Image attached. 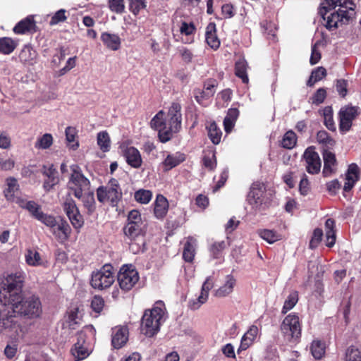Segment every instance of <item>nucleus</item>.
<instances>
[{"label": "nucleus", "instance_id": "8fccbe9b", "mask_svg": "<svg viewBox=\"0 0 361 361\" xmlns=\"http://www.w3.org/2000/svg\"><path fill=\"white\" fill-rule=\"evenodd\" d=\"M202 161L205 168L209 171L214 170L216 166L215 153L214 152H209L205 154L203 157Z\"/></svg>", "mask_w": 361, "mask_h": 361}, {"label": "nucleus", "instance_id": "09e8293b", "mask_svg": "<svg viewBox=\"0 0 361 361\" xmlns=\"http://www.w3.org/2000/svg\"><path fill=\"white\" fill-rule=\"evenodd\" d=\"M345 361H361V353L355 345L348 347L345 352Z\"/></svg>", "mask_w": 361, "mask_h": 361}, {"label": "nucleus", "instance_id": "864d4df0", "mask_svg": "<svg viewBox=\"0 0 361 361\" xmlns=\"http://www.w3.org/2000/svg\"><path fill=\"white\" fill-rule=\"evenodd\" d=\"M63 207L67 216L79 211L75 202L70 197H66Z\"/></svg>", "mask_w": 361, "mask_h": 361}, {"label": "nucleus", "instance_id": "c9c22d12", "mask_svg": "<svg viewBox=\"0 0 361 361\" xmlns=\"http://www.w3.org/2000/svg\"><path fill=\"white\" fill-rule=\"evenodd\" d=\"M195 245L196 240L193 238L189 237L184 245L183 252V257L185 261L191 262L193 260L195 254Z\"/></svg>", "mask_w": 361, "mask_h": 361}, {"label": "nucleus", "instance_id": "13d9d810", "mask_svg": "<svg viewBox=\"0 0 361 361\" xmlns=\"http://www.w3.org/2000/svg\"><path fill=\"white\" fill-rule=\"evenodd\" d=\"M326 97V92L324 88L318 89L311 97L312 103L316 105L322 104Z\"/></svg>", "mask_w": 361, "mask_h": 361}, {"label": "nucleus", "instance_id": "ddd939ff", "mask_svg": "<svg viewBox=\"0 0 361 361\" xmlns=\"http://www.w3.org/2000/svg\"><path fill=\"white\" fill-rule=\"evenodd\" d=\"M42 173L47 178L43 183V188L45 191H50L59 183L58 171L53 164L44 165L42 169Z\"/></svg>", "mask_w": 361, "mask_h": 361}, {"label": "nucleus", "instance_id": "a211bd4d", "mask_svg": "<svg viewBox=\"0 0 361 361\" xmlns=\"http://www.w3.org/2000/svg\"><path fill=\"white\" fill-rule=\"evenodd\" d=\"M359 174L360 169L356 164L353 163L348 166L343 186L345 192L350 191L354 187L355 183L359 180Z\"/></svg>", "mask_w": 361, "mask_h": 361}, {"label": "nucleus", "instance_id": "69168bd1", "mask_svg": "<svg viewBox=\"0 0 361 361\" xmlns=\"http://www.w3.org/2000/svg\"><path fill=\"white\" fill-rule=\"evenodd\" d=\"M130 224L142 225L141 215L138 211L132 210L129 212L127 224Z\"/></svg>", "mask_w": 361, "mask_h": 361}, {"label": "nucleus", "instance_id": "0e129e2a", "mask_svg": "<svg viewBox=\"0 0 361 361\" xmlns=\"http://www.w3.org/2000/svg\"><path fill=\"white\" fill-rule=\"evenodd\" d=\"M348 81L344 79H339L336 80V89L338 94L345 97L348 93Z\"/></svg>", "mask_w": 361, "mask_h": 361}, {"label": "nucleus", "instance_id": "338daca9", "mask_svg": "<svg viewBox=\"0 0 361 361\" xmlns=\"http://www.w3.org/2000/svg\"><path fill=\"white\" fill-rule=\"evenodd\" d=\"M182 115L175 116L174 117H169V125L171 129L178 133L181 128Z\"/></svg>", "mask_w": 361, "mask_h": 361}, {"label": "nucleus", "instance_id": "680f3d73", "mask_svg": "<svg viewBox=\"0 0 361 361\" xmlns=\"http://www.w3.org/2000/svg\"><path fill=\"white\" fill-rule=\"evenodd\" d=\"M323 236V231L321 228H315L310 243V248L313 249L318 246Z\"/></svg>", "mask_w": 361, "mask_h": 361}, {"label": "nucleus", "instance_id": "774afa93", "mask_svg": "<svg viewBox=\"0 0 361 361\" xmlns=\"http://www.w3.org/2000/svg\"><path fill=\"white\" fill-rule=\"evenodd\" d=\"M104 301L100 296H94L91 302V307L92 310L97 313H99L104 307Z\"/></svg>", "mask_w": 361, "mask_h": 361}, {"label": "nucleus", "instance_id": "4be33fe9", "mask_svg": "<svg viewBox=\"0 0 361 361\" xmlns=\"http://www.w3.org/2000/svg\"><path fill=\"white\" fill-rule=\"evenodd\" d=\"M37 30V26L32 16H28L20 20L13 27V32L16 34H25L26 32H35Z\"/></svg>", "mask_w": 361, "mask_h": 361}, {"label": "nucleus", "instance_id": "f257e3e1", "mask_svg": "<svg viewBox=\"0 0 361 361\" xmlns=\"http://www.w3.org/2000/svg\"><path fill=\"white\" fill-rule=\"evenodd\" d=\"M319 13L326 20V27L331 30L353 18L355 4L352 0H324L321 3Z\"/></svg>", "mask_w": 361, "mask_h": 361}, {"label": "nucleus", "instance_id": "aec40b11", "mask_svg": "<svg viewBox=\"0 0 361 361\" xmlns=\"http://www.w3.org/2000/svg\"><path fill=\"white\" fill-rule=\"evenodd\" d=\"M236 284V280L232 275L226 276L224 283L214 291V296L216 298H225L231 295Z\"/></svg>", "mask_w": 361, "mask_h": 361}, {"label": "nucleus", "instance_id": "3c124183", "mask_svg": "<svg viewBox=\"0 0 361 361\" xmlns=\"http://www.w3.org/2000/svg\"><path fill=\"white\" fill-rule=\"evenodd\" d=\"M129 249L134 253L137 254L144 251L145 240L144 238L129 240Z\"/></svg>", "mask_w": 361, "mask_h": 361}, {"label": "nucleus", "instance_id": "052dcab7", "mask_svg": "<svg viewBox=\"0 0 361 361\" xmlns=\"http://www.w3.org/2000/svg\"><path fill=\"white\" fill-rule=\"evenodd\" d=\"M68 217L71 223L72 224L73 226L75 228L78 229V228H81L83 226V224H84L83 218L79 211L70 215Z\"/></svg>", "mask_w": 361, "mask_h": 361}, {"label": "nucleus", "instance_id": "4468645a", "mask_svg": "<svg viewBox=\"0 0 361 361\" xmlns=\"http://www.w3.org/2000/svg\"><path fill=\"white\" fill-rule=\"evenodd\" d=\"M214 283L211 279V277H207L205 281L203 283L201 288V292L199 296L189 302V307L192 310H197L201 305L204 304L209 297V292L213 288Z\"/></svg>", "mask_w": 361, "mask_h": 361}, {"label": "nucleus", "instance_id": "a18cd8bd", "mask_svg": "<svg viewBox=\"0 0 361 361\" xmlns=\"http://www.w3.org/2000/svg\"><path fill=\"white\" fill-rule=\"evenodd\" d=\"M135 200L140 204H147L152 197V193L149 190L140 189L135 192Z\"/></svg>", "mask_w": 361, "mask_h": 361}, {"label": "nucleus", "instance_id": "f3484780", "mask_svg": "<svg viewBox=\"0 0 361 361\" xmlns=\"http://www.w3.org/2000/svg\"><path fill=\"white\" fill-rule=\"evenodd\" d=\"M324 159V169L322 173L324 176L329 177L336 171L337 161L335 154L327 150L324 149L322 152Z\"/></svg>", "mask_w": 361, "mask_h": 361}, {"label": "nucleus", "instance_id": "6e6d98bb", "mask_svg": "<svg viewBox=\"0 0 361 361\" xmlns=\"http://www.w3.org/2000/svg\"><path fill=\"white\" fill-rule=\"evenodd\" d=\"M129 1L130 10L134 15H137L140 10L146 7L145 0H129Z\"/></svg>", "mask_w": 361, "mask_h": 361}, {"label": "nucleus", "instance_id": "b1692460", "mask_svg": "<svg viewBox=\"0 0 361 361\" xmlns=\"http://www.w3.org/2000/svg\"><path fill=\"white\" fill-rule=\"evenodd\" d=\"M16 202L20 207L27 209L30 214L36 219H38L43 213L40 205L34 201H27L17 198Z\"/></svg>", "mask_w": 361, "mask_h": 361}, {"label": "nucleus", "instance_id": "bb28decb", "mask_svg": "<svg viewBox=\"0 0 361 361\" xmlns=\"http://www.w3.org/2000/svg\"><path fill=\"white\" fill-rule=\"evenodd\" d=\"M37 57L36 51L30 45H25L20 50L18 58L21 63L25 65H31Z\"/></svg>", "mask_w": 361, "mask_h": 361}, {"label": "nucleus", "instance_id": "58836bf2", "mask_svg": "<svg viewBox=\"0 0 361 361\" xmlns=\"http://www.w3.org/2000/svg\"><path fill=\"white\" fill-rule=\"evenodd\" d=\"M325 343L319 340H314L310 346V351L315 359H321L325 353Z\"/></svg>", "mask_w": 361, "mask_h": 361}, {"label": "nucleus", "instance_id": "2eb2a0df", "mask_svg": "<svg viewBox=\"0 0 361 361\" xmlns=\"http://www.w3.org/2000/svg\"><path fill=\"white\" fill-rule=\"evenodd\" d=\"M122 154L128 165L134 169H139L142 164V159L139 150L134 147H123Z\"/></svg>", "mask_w": 361, "mask_h": 361}, {"label": "nucleus", "instance_id": "20e7f679", "mask_svg": "<svg viewBox=\"0 0 361 361\" xmlns=\"http://www.w3.org/2000/svg\"><path fill=\"white\" fill-rule=\"evenodd\" d=\"M71 169L72 173L68 183V187L73 192L76 198L80 199L82 193L89 190L90 182L82 174L80 168L78 165H72Z\"/></svg>", "mask_w": 361, "mask_h": 361}, {"label": "nucleus", "instance_id": "72a5a7b5", "mask_svg": "<svg viewBox=\"0 0 361 361\" xmlns=\"http://www.w3.org/2000/svg\"><path fill=\"white\" fill-rule=\"evenodd\" d=\"M142 226L140 224H126L123 228L125 235L128 240L143 238Z\"/></svg>", "mask_w": 361, "mask_h": 361}, {"label": "nucleus", "instance_id": "ea45409f", "mask_svg": "<svg viewBox=\"0 0 361 361\" xmlns=\"http://www.w3.org/2000/svg\"><path fill=\"white\" fill-rule=\"evenodd\" d=\"M82 199L85 208L87 209L88 214H92L96 208L95 200L92 192H87L82 194Z\"/></svg>", "mask_w": 361, "mask_h": 361}, {"label": "nucleus", "instance_id": "6ab92c4d", "mask_svg": "<svg viewBox=\"0 0 361 361\" xmlns=\"http://www.w3.org/2000/svg\"><path fill=\"white\" fill-rule=\"evenodd\" d=\"M50 230L55 238L61 243L66 241L68 238L71 232L68 224L63 220L57 222Z\"/></svg>", "mask_w": 361, "mask_h": 361}, {"label": "nucleus", "instance_id": "4c0bfd02", "mask_svg": "<svg viewBox=\"0 0 361 361\" xmlns=\"http://www.w3.org/2000/svg\"><path fill=\"white\" fill-rule=\"evenodd\" d=\"M97 145L102 152H106L110 150L111 140L106 131H102L98 133L97 136Z\"/></svg>", "mask_w": 361, "mask_h": 361}, {"label": "nucleus", "instance_id": "a878e982", "mask_svg": "<svg viewBox=\"0 0 361 361\" xmlns=\"http://www.w3.org/2000/svg\"><path fill=\"white\" fill-rule=\"evenodd\" d=\"M205 39L207 44L213 49H217L220 45V41L216 34V25L210 23L207 26Z\"/></svg>", "mask_w": 361, "mask_h": 361}, {"label": "nucleus", "instance_id": "9d476101", "mask_svg": "<svg viewBox=\"0 0 361 361\" xmlns=\"http://www.w3.org/2000/svg\"><path fill=\"white\" fill-rule=\"evenodd\" d=\"M86 331H89L90 333L93 334L94 329L92 326H87L84 330L78 334L77 342L71 348V354L73 356L75 361L82 360L87 358L90 354V351L87 347L85 341L87 337Z\"/></svg>", "mask_w": 361, "mask_h": 361}, {"label": "nucleus", "instance_id": "603ef678", "mask_svg": "<svg viewBox=\"0 0 361 361\" xmlns=\"http://www.w3.org/2000/svg\"><path fill=\"white\" fill-rule=\"evenodd\" d=\"M158 131L159 138L163 143L170 140L173 136V134L176 133L170 126L167 128L166 125H164V126L158 130Z\"/></svg>", "mask_w": 361, "mask_h": 361}, {"label": "nucleus", "instance_id": "bf43d9fd", "mask_svg": "<svg viewBox=\"0 0 361 361\" xmlns=\"http://www.w3.org/2000/svg\"><path fill=\"white\" fill-rule=\"evenodd\" d=\"M109 7L111 11L121 13L125 8L123 0H109Z\"/></svg>", "mask_w": 361, "mask_h": 361}, {"label": "nucleus", "instance_id": "5fc2aeb1", "mask_svg": "<svg viewBox=\"0 0 361 361\" xmlns=\"http://www.w3.org/2000/svg\"><path fill=\"white\" fill-rule=\"evenodd\" d=\"M166 125L164 121L163 111H159L150 121V126L155 130H159L161 128Z\"/></svg>", "mask_w": 361, "mask_h": 361}, {"label": "nucleus", "instance_id": "37998d69", "mask_svg": "<svg viewBox=\"0 0 361 361\" xmlns=\"http://www.w3.org/2000/svg\"><path fill=\"white\" fill-rule=\"evenodd\" d=\"M317 141L326 147H333L336 143L335 140L325 130H319L317 133Z\"/></svg>", "mask_w": 361, "mask_h": 361}, {"label": "nucleus", "instance_id": "c03bdc74", "mask_svg": "<svg viewBox=\"0 0 361 361\" xmlns=\"http://www.w3.org/2000/svg\"><path fill=\"white\" fill-rule=\"evenodd\" d=\"M298 301V294L297 291H292L284 302L281 312L286 314L296 305Z\"/></svg>", "mask_w": 361, "mask_h": 361}, {"label": "nucleus", "instance_id": "f8f14e48", "mask_svg": "<svg viewBox=\"0 0 361 361\" xmlns=\"http://www.w3.org/2000/svg\"><path fill=\"white\" fill-rule=\"evenodd\" d=\"M307 171L310 174H317L321 169L322 163L319 154L314 148H307L303 154Z\"/></svg>", "mask_w": 361, "mask_h": 361}, {"label": "nucleus", "instance_id": "7c9ffc66", "mask_svg": "<svg viewBox=\"0 0 361 361\" xmlns=\"http://www.w3.org/2000/svg\"><path fill=\"white\" fill-rule=\"evenodd\" d=\"M247 68L248 64L244 58L239 59L235 63V74L245 84H247L249 82L247 73Z\"/></svg>", "mask_w": 361, "mask_h": 361}, {"label": "nucleus", "instance_id": "7ed1b4c3", "mask_svg": "<svg viewBox=\"0 0 361 361\" xmlns=\"http://www.w3.org/2000/svg\"><path fill=\"white\" fill-rule=\"evenodd\" d=\"M24 280L25 274L22 271L5 274L1 281V289H0V298L3 302L8 303L13 296L23 294Z\"/></svg>", "mask_w": 361, "mask_h": 361}, {"label": "nucleus", "instance_id": "393cba45", "mask_svg": "<svg viewBox=\"0 0 361 361\" xmlns=\"http://www.w3.org/2000/svg\"><path fill=\"white\" fill-rule=\"evenodd\" d=\"M229 246L228 240L215 241L209 246V255L212 259H220L223 257V251Z\"/></svg>", "mask_w": 361, "mask_h": 361}, {"label": "nucleus", "instance_id": "6e6552de", "mask_svg": "<svg viewBox=\"0 0 361 361\" xmlns=\"http://www.w3.org/2000/svg\"><path fill=\"white\" fill-rule=\"evenodd\" d=\"M117 280L121 289L123 291H128L137 283L138 272L131 264L123 265L118 274Z\"/></svg>", "mask_w": 361, "mask_h": 361}, {"label": "nucleus", "instance_id": "c85d7f7f", "mask_svg": "<svg viewBox=\"0 0 361 361\" xmlns=\"http://www.w3.org/2000/svg\"><path fill=\"white\" fill-rule=\"evenodd\" d=\"M18 41L8 37H0V54H11L18 47Z\"/></svg>", "mask_w": 361, "mask_h": 361}, {"label": "nucleus", "instance_id": "9b49d317", "mask_svg": "<svg viewBox=\"0 0 361 361\" xmlns=\"http://www.w3.org/2000/svg\"><path fill=\"white\" fill-rule=\"evenodd\" d=\"M266 188L262 183L255 182L252 184L247 196V201L255 211L264 209V194Z\"/></svg>", "mask_w": 361, "mask_h": 361}, {"label": "nucleus", "instance_id": "cd10ccee", "mask_svg": "<svg viewBox=\"0 0 361 361\" xmlns=\"http://www.w3.org/2000/svg\"><path fill=\"white\" fill-rule=\"evenodd\" d=\"M169 208V203L166 198L162 195H158L157 196L154 212L156 217L161 219L163 218L167 213Z\"/></svg>", "mask_w": 361, "mask_h": 361}, {"label": "nucleus", "instance_id": "4d7b16f0", "mask_svg": "<svg viewBox=\"0 0 361 361\" xmlns=\"http://www.w3.org/2000/svg\"><path fill=\"white\" fill-rule=\"evenodd\" d=\"M66 13V11L65 9H60L56 11L51 17L49 25H55L59 23L64 22L67 19Z\"/></svg>", "mask_w": 361, "mask_h": 361}, {"label": "nucleus", "instance_id": "dca6fc26", "mask_svg": "<svg viewBox=\"0 0 361 361\" xmlns=\"http://www.w3.org/2000/svg\"><path fill=\"white\" fill-rule=\"evenodd\" d=\"M128 329L126 326H116L112 329L111 343L114 348H122L128 340Z\"/></svg>", "mask_w": 361, "mask_h": 361}, {"label": "nucleus", "instance_id": "f704fd0d", "mask_svg": "<svg viewBox=\"0 0 361 361\" xmlns=\"http://www.w3.org/2000/svg\"><path fill=\"white\" fill-rule=\"evenodd\" d=\"M18 190V184L17 180L14 178H8L6 179V188L4 189V192L6 198L10 201H16L15 195Z\"/></svg>", "mask_w": 361, "mask_h": 361}, {"label": "nucleus", "instance_id": "e433bc0d", "mask_svg": "<svg viewBox=\"0 0 361 361\" xmlns=\"http://www.w3.org/2000/svg\"><path fill=\"white\" fill-rule=\"evenodd\" d=\"M208 136L212 142L217 145L221 142L222 133L215 122L211 123L207 127Z\"/></svg>", "mask_w": 361, "mask_h": 361}, {"label": "nucleus", "instance_id": "f03ea898", "mask_svg": "<svg viewBox=\"0 0 361 361\" xmlns=\"http://www.w3.org/2000/svg\"><path fill=\"white\" fill-rule=\"evenodd\" d=\"M166 309L164 303L157 301L152 309L145 311L141 321V331L147 337L156 335L160 326L165 320Z\"/></svg>", "mask_w": 361, "mask_h": 361}, {"label": "nucleus", "instance_id": "e2e57ef3", "mask_svg": "<svg viewBox=\"0 0 361 361\" xmlns=\"http://www.w3.org/2000/svg\"><path fill=\"white\" fill-rule=\"evenodd\" d=\"M37 220L44 224L47 227H49L50 229L52 227H54L55 224L57 223L54 216L45 214L44 212L42 214V215Z\"/></svg>", "mask_w": 361, "mask_h": 361}, {"label": "nucleus", "instance_id": "a19ab883", "mask_svg": "<svg viewBox=\"0 0 361 361\" xmlns=\"http://www.w3.org/2000/svg\"><path fill=\"white\" fill-rule=\"evenodd\" d=\"M324 123L331 131H335L336 128L333 118V110L331 106H326L323 110Z\"/></svg>", "mask_w": 361, "mask_h": 361}, {"label": "nucleus", "instance_id": "1a4fd4ad", "mask_svg": "<svg viewBox=\"0 0 361 361\" xmlns=\"http://www.w3.org/2000/svg\"><path fill=\"white\" fill-rule=\"evenodd\" d=\"M360 114V109L357 106L348 104L341 108L338 112L339 130L345 133L351 128L353 121Z\"/></svg>", "mask_w": 361, "mask_h": 361}, {"label": "nucleus", "instance_id": "473e14b6", "mask_svg": "<svg viewBox=\"0 0 361 361\" xmlns=\"http://www.w3.org/2000/svg\"><path fill=\"white\" fill-rule=\"evenodd\" d=\"M335 221L332 219H326L325 222L326 245L331 247L336 243Z\"/></svg>", "mask_w": 361, "mask_h": 361}, {"label": "nucleus", "instance_id": "412c9836", "mask_svg": "<svg viewBox=\"0 0 361 361\" xmlns=\"http://www.w3.org/2000/svg\"><path fill=\"white\" fill-rule=\"evenodd\" d=\"M258 334V327L255 325L251 326L247 332L243 335L241 339L240 345L238 349V353H239L242 350H247L253 343Z\"/></svg>", "mask_w": 361, "mask_h": 361}, {"label": "nucleus", "instance_id": "2f4dec72", "mask_svg": "<svg viewBox=\"0 0 361 361\" xmlns=\"http://www.w3.org/2000/svg\"><path fill=\"white\" fill-rule=\"evenodd\" d=\"M25 260L27 264L32 267L44 265V261L40 254L34 249H27L25 253Z\"/></svg>", "mask_w": 361, "mask_h": 361}, {"label": "nucleus", "instance_id": "39448f33", "mask_svg": "<svg viewBox=\"0 0 361 361\" xmlns=\"http://www.w3.org/2000/svg\"><path fill=\"white\" fill-rule=\"evenodd\" d=\"M115 281L113 267L104 265L100 269L92 273L90 285L94 289L104 290L109 288Z\"/></svg>", "mask_w": 361, "mask_h": 361}, {"label": "nucleus", "instance_id": "5701e85b", "mask_svg": "<svg viewBox=\"0 0 361 361\" xmlns=\"http://www.w3.org/2000/svg\"><path fill=\"white\" fill-rule=\"evenodd\" d=\"M101 40L106 48L117 51L121 47V40L116 34L109 33L108 32H102L101 35Z\"/></svg>", "mask_w": 361, "mask_h": 361}, {"label": "nucleus", "instance_id": "423d86ee", "mask_svg": "<svg viewBox=\"0 0 361 361\" xmlns=\"http://www.w3.org/2000/svg\"><path fill=\"white\" fill-rule=\"evenodd\" d=\"M97 200L100 202L109 201L111 204L114 207L122 198V191L118 182L115 178H111L106 187H99L97 190Z\"/></svg>", "mask_w": 361, "mask_h": 361}, {"label": "nucleus", "instance_id": "0eeeda50", "mask_svg": "<svg viewBox=\"0 0 361 361\" xmlns=\"http://www.w3.org/2000/svg\"><path fill=\"white\" fill-rule=\"evenodd\" d=\"M281 330L289 341H298L301 336V326L298 316L293 313L287 315L281 325Z\"/></svg>", "mask_w": 361, "mask_h": 361}, {"label": "nucleus", "instance_id": "49530a36", "mask_svg": "<svg viewBox=\"0 0 361 361\" xmlns=\"http://www.w3.org/2000/svg\"><path fill=\"white\" fill-rule=\"evenodd\" d=\"M259 236L267 243L272 244L280 239V235L272 230L264 229L259 231Z\"/></svg>", "mask_w": 361, "mask_h": 361}, {"label": "nucleus", "instance_id": "79ce46f5", "mask_svg": "<svg viewBox=\"0 0 361 361\" xmlns=\"http://www.w3.org/2000/svg\"><path fill=\"white\" fill-rule=\"evenodd\" d=\"M297 142V137L293 130L287 131L281 140V146L286 149H292L295 147Z\"/></svg>", "mask_w": 361, "mask_h": 361}, {"label": "nucleus", "instance_id": "de8ad7c7", "mask_svg": "<svg viewBox=\"0 0 361 361\" xmlns=\"http://www.w3.org/2000/svg\"><path fill=\"white\" fill-rule=\"evenodd\" d=\"M53 143V137L49 133H45L42 137H39L35 143V147L37 149H48Z\"/></svg>", "mask_w": 361, "mask_h": 361}, {"label": "nucleus", "instance_id": "c756f323", "mask_svg": "<svg viewBox=\"0 0 361 361\" xmlns=\"http://www.w3.org/2000/svg\"><path fill=\"white\" fill-rule=\"evenodd\" d=\"M185 159V154L178 152L174 154H169L163 161V165L165 170L169 171L184 161Z\"/></svg>", "mask_w": 361, "mask_h": 361}]
</instances>
